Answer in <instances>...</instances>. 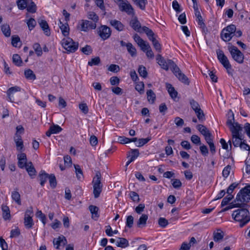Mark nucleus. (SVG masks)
Masks as SVG:
<instances>
[{
	"label": "nucleus",
	"instance_id": "338daca9",
	"mask_svg": "<svg viewBox=\"0 0 250 250\" xmlns=\"http://www.w3.org/2000/svg\"><path fill=\"white\" fill-rule=\"evenodd\" d=\"M231 167L229 165L226 166L222 171V175L225 178H227L229 174Z\"/></svg>",
	"mask_w": 250,
	"mask_h": 250
},
{
	"label": "nucleus",
	"instance_id": "052dcab7",
	"mask_svg": "<svg viewBox=\"0 0 250 250\" xmlns=\"http://www.w3.org/2000/svg\"><path fill=\"white\" fill-rule=\"evenodd\" d=\"M195 113L197 117V118L200 121L203 122L205 120V116L203 111L202 109L199 110V111H197Z\"/></svg>",
	"mask_w": 250,
	"mask_h": 250
},
{
	"label": "nucleus",
	"instance_id": "a19ab883",
	"mask_svg": "<svg viewBox=\"0 0 250 250\" xmlns=\"http://www.w3.org/2000/svg\"><path fill=\"white\" fill-rule=\"evenodd\" d=\"M1 31L5 37H8L11 35V31L9 25L3 24L1 26Z\"/></svg>",
	"mask_w": 250,
	"mask_h": 250
},
{
	"label": "nucleus",
	"instance_id": "4468645a",
	"mask_svg": "<svg viewBox=\"0 0 250 250\" xmlns=\"http://www.w3.org/2000/svg\"><path fill=\"white\" fill-rule=\"evenodd\" d=\"M129 25L135 31L140 33H143L142 27L136 17L131 20Z\"/></svg>",
	"mask_w": 250,
	"mask_h": 250
},
{
	"label": "nucleus",
	"instance_id": "2f4dec72",
	"mask_svg": "<svg viewBox=\"0 0 250 250\" xmlns=\"http://www.w3.org/2000/svg\"><path fill=\"white\" fill-rule=\"evenodd\" d=\"M224 237V232L220 229L213 233V240L215 242H219Z\"/></svg>",
	"mask_w": 250,
	"mask_h": 250
},
{
	"label": "nucleus",
	"instance_id": "09e8293b",
	"mask_svg": "<svg viewBox=\"0 0 250 250\" xmlns=\"http://www.w3.org/2000/svg\"><path fill=\"white\" fill-rule=\"evenodd\" d=\"M48 180L51 187L53 188H55L57 185V181L54 174H51L49 175Z\"/></svg>",
	"mask_w": 250,
	"mask_h": 250
},
{
	"label": "nucleus",
	"instance_id": "680f3d73",
	"mask_svg": "<svg viewBox=\"0 0 250 250\" xmlns=\"http://www.w3.org/2000/svg\"><path fill=\"white\" fill-rule=\"evenodd\" d=\"M196 18H197L198 24L200 26V27L205 32V30L206 29L207 30V28H206L205 23L204 22L203 19L202 18V16H199V17H197Z\"/></svg>",
	"mask_w": 250,
	"mask_h": 250
},
{
	"label": "nucleus",
	"instance_id": "864d4df0",
	"mask_svg": "<svg viewBox=\"0 0 250 250\" xmlns=\"http://www.w3.org/2000/svg\"><path fill=\"white\" fill-rule=\"evenodd\" d=\"M129 197L134 202H139L140 201L139 196L138 194L135 191H130L129 193Z\"/></svg>",
	"mask_w": 250,
	"mask_h": 250
},
{
	"label": "nucleus",
	"instance_id": "5fc2aeb1",
	"mask_svg": "<svg viewBox=\"0 0 250 250\" xmlns=\"http://www.w3.org/2000/svg\"><path fill=\"white\" fill-rule=\"evenodd\" d=\"M33 48L34 49L36 53L38 56H40L42 55V49L39 43H34L33 45Z\"/></svg>",
	"mask_w": 250,
	"mask_h": 250
},
{
	"label": "nucleus",
	"instance_id": "39448f33",
	"mask_svg": "<svg viewBox=\"0 0 250 250\" xmlns=\"http://www.w3.org/2000/svg\"><path fill=\"white\" fill-rule=\"evenodd\" d=\"M236 28L234 24L228 25L224 28L221 33V37L225 42L229 41L234 36Z\"/></svg>",
	"mask_w": 250,
	"mask_h": 250
},
{
	"label": "nucleus",
	"instance_id": "6e6d98bb",
	"mask_svg": "<svg viewBox=\"0 0 250 250\" xmlns=\"http://www.w3.org/2000/svg\"><path fill=\"white\" fill-rule=\"evenodd\" d=\"M233 198V196L232 195L228 194V195L225 198H224L222 200L221 202V206L224 207L227 205L228 204V203Z\"/></svg>",
	"mask_w": 250,
	"mask_h": 250
},
{
	"label": "nucleus",
	"instance_id": "0eeeda50",
	"mask_svg": "<svg viewBox=\"0 0 250 250\" xmlns=\"http://www.w3.org/2000/svg\"><path fill=\"white\" fill-rule=\"evenodd\" d=\"M233 59L239 63L244 62V54L235 46H231L229 48Z\"/></svg>",
	"mask_w": 250,
	"mask_h": 250
},
{
	"label": "nucleus",
	"instance_id": "20e7f679",
	"mask_svg": "<svg viewBox=\"0 0 250 250\" xmlns=\"http://www.w3.org/2000/svg\"><path fill=\"white\" fill-rule=\"evenodd\" d=\"M250 200V185L245 187L237 193L234 202L246 204Z\"/></svg>",
	"mask_w": 250,
	"mask_h": 250
},
{
	"label": "nucleus",
	"instance_id": "e433bc0d",
	"mask_svg": "<svg viewBox=\"0 0 250 250\" xmlns=\"http://www.w3.org/2000/svg\"><path fill=\"white\" fill-rule=\"evenodd\" d=\"M101 174L99 171H97L96 172L95 177L93 178L92 183L93 186L95 185H100L102 184L101 183Z\"/></svg>",
	"mask_w": 250,
	"mask_h": 250
},
{
	"label": "nucleus",
	"instance_id": "0e129e2a",
	"mask_svg": "<svg viewBox=\"0 0 250 250\" xmlns=\"http://www.w3.org/2000/svg\"><path fill=\"white\" fill-rule=\"evenodd\" d=\"M29 29L30 30H32L36 25V22L35 20L33 18H30L27 22Z\"/></svg>",
	"mask_w": 250,
	"mask_h": 250
},
{
	"label": "nucleus",
	"instance_id": "e2e57ef3",
	"mask_svg": "<svg viewBox=\"0 0 250 250\" xmlns=\"http://www.w3.org/2000/svg\"><path fill=\"white\" fill-rule=\"evenodd\" d=\"M134 222V218L132 215L128 216L126 218V226L129 228L132 227Z\"/></svg>",
	"mask_w": 250,
	"mask_h": 250
},
{
	"label": "nucleus",
	"instance_id": "9d476101",
	"mask_svg": "<svg viewBox=\"0 0 250 250\" xmlns=\"http://www.w3.org/2000/svg\"><path fill=\"white\" fill-rule=\"evenodd\" d=\"M111 34L110 28L106 25H101L98 29V34L103 40L108 39L110 37Z\"/></svg>",
	"mask_w": 250,
	"mask_h": 250
},
{
	"label": "nucleus",
	"instance_id": "de8ad7c7",
	"mask_svg": "<svg viewBox=\"0 0 250 250\" xmlns=\"http://www.w3.org/2000/svg\"><path fill=\"white\" fill-rule=\"evenodd\" d=\"M12 59L13 62L17 66L21 65L22 63L21 58L18 54H14Z\"/></svg>",
	"mask_w": 250,
	"mask_h": 250
},
{
	"label": "nucleus",
	"instance_id": "c9c22d12",
	"mask_svg": "<svg viewBox=\"0 0 250 250\" xmlns=\"http://www.w3.org/2000/svg\"><path fill=\"white\" fill-rule=\"evenodd\" d=\"M133 1L137 6L143 10L145 9L146 5L147 3V0H133Z\"/></svg>",
	"mask_w": 250,
	"mask_h": 250
},
{
	"label": "nucleus",
	"instance_id": "7c9ffc66",
	"mask_svg": "<svg viewBox=\"0 0 250 250\" xmlns=\"http://www.w3.org/2000/svg\"><path fill=\"white\" fill-rule=\"evenodd\" d=\"M93 194L94 197L95 198H97L99 197L100 193L102 190V184L100 185H95L93 186Z\"/></svg>",
	"mask_w": 250,
	"mask_h": 250
},
{
	"label": "nucleus",
	"instance_id": "4c0bfd02",
	"mask_svg": "<svg viewBox=\"0 0 250 250\" xmlns=\"http://www.w3.org/2000/svg\"><path fill=\"white\" fill-rule=\"evenodd\" d=\"M139 151L138 149H131V151L128 152L127 158H130L134 161L139 156Z\"/></svg>",
	"mask_w": 250,
	"mask_h": 250
},
{
	"label": "nucleus",
	"instance_id": "6e6552de",
	"mask_svg": "<svg viewBox=\"0 0 250 250\" xmlns=\"http://www.w3.org/2000/svg\"><path fill=\"white\" fill-rule=\"evenodd\" d=\"M217 58L220 63L227 69L229 74H230L229 70L231 69V66L229 61L226 56L224 54L223 51L220 49L216 50Z\"/></svg>",
	"mask_w": 250,
	"mask_h": 250
},
{
	"label": "nucleus",
	"instance_id": "a18cd8bd",
	"mask_svg": "<svg viewBox=\"0 0 250 250\" xmlns=\"http://www.w3.org/2000/svg\"><path fill=\"white\" fill-rule=\"evenodd\" d=\"M74 167L75 169V173L77 178L79 180H81L83 177V171L79 165H74Z\"/></svg>",
	"mask_w": 250,
	"mask_h": 250
},
{
	"label": "nucleus",
	"instance_id": "9b49d317",
	"mask_svg": "<svg viewBox=\"0 0 250 250\" xmlns=\"http://www.w3.org/2000/svg\"><path fill=\"white\" fill-rule=\"evenodd\" d=\"M133 39L144 52H146L150 48L149 43L144 41L137 34H135L133 36Z\"/></svg>",
	"mask_w": 250,
	"mask_h": 250
},
{
	"label": "nucleus",
	"instance_id": "ea45409f",
	"mask_svg": "<svg viewBox=\"0 0 250 250\" xmlns=\"http://www.w3.org/2000/svg\"><path fill=\"white\" fill-rule=\"evenodd\" d=\"M126 49L128 52L132 57H134L136 55V49L131 43H128Z\"/></svg>",
	"mask_w": 250,
	"mask_h": 250
},
{
	"label": "nucleus",
	"instance_id": "5701e85b",
	"mask_svg": "<svg viewBox=\"0 0 250 250\" xmlns=\"http://www.w3.org/2000/svg\"><path fill=\"white\" fill-rule=\"evenodd\" d=\"M59 26L62 35L65 37H67L69 34V27L68 24L67 23L63 24L62 21H60Z\"/></svg>",
	"mask_w": 250,
	"mask_h": 250
},
{
	"label": "nucleus",
	"instance_id": "774afa93",
	"mask_svg": "<svg viewBox=\"0 0 250 250\" xmlns=\"http://www.w3.org/2000/svg\"><path fill=\"white\" fill-rule=\"evenodd\" d=\"M244 130H245V133H246L247 136L250 139V124L249 123H246L244 125Z\"/></svg>",
	"mask_w": 250,
	"mask_h": 250
},
{
	"label": "nucleus",
	"instance_id": "3c124183",
	"mask_svg": "<svg viewBox=\"0 0 250 250\" xmlns=\"http://www.w3.org/2000/svg\"><path fill=\"white\" fill-rule=\"evenodd\" d=\"M238 183H232L227 188V193L228 194L232 195L231 193L233 192L234 189L239 185Z\"/></svg>",
	"mask_w": 250,
	"mask_h": 250
},
{
	"label": "nucleus",
	"instance_id": "13d9d810",
	"mask_svg": "<svg viewBox=\"0 0 250 250\" xmlns=\"http://www.w3.org/2000/svg\"><path fill=\"white\" fill-rule=\"evenodd\" d=\"M158 224L161 227L165 228L168 224V222L166 218L160 217L158 220Z\"/></svg>",
	"mask_w": 250,
	"mask_h": 250
},
{
	"label": "nucleus",
	"instance_id": "f257e3e1",
	"mask_svg": "<svg viewBox=\"0 0 250 250\" xmlns=\"http://www.w3.org/2000/svg\"><path fill=\"white\" fill-rule=\"evenodd\" d=\"M156 61L163 69L167 70L169 68L175 76L182 83L187 85L189 84L188 78L182 72L180 68L171 60H167L166 61L161 55L158 54L156 56Z\"/></svg>",
	"mask_w": 250,
	"mask_h": 250
},
{
	"label": "nucleus",
	"instance_id": "8fccbe9b",
	"mask_svg": "<svg viewBox=\"0 0 250 250\" xmlns=\"http://www.w3.org/2000/svg\"><path fill=\"white\" fill-rule=\"evenodd\" d=\"M62 130V128L59 125H53L50 126L49 128V131L52 133H57L61 132Z\"/></svg>",
	"mask_w": 250,
	"mask_h": 250
},
{
	"label": "nucleus",
	"instance_id": "49530a36",
	"mask_svg": "<svg viewBox=\"0 0 250 250\" xmlns=\"http://www.w3.org/2000/svg\"><path fill=\"white\" fill-rule=\"evenodd\" d=\"M138 73L139 75L143 77V78H146L147 76V72L146 71V67L143 65H140L139 67L138 70Z\"/></svg>",
	"mask_w": 250,
	"mask_h": 250
},
{
	"label": "nucleus",
	"instance_id": "c756f323",
	"mask_svg": "<svg viewBox=\"0 0 250 250\" xmlns=\"http://www.w3.org/2000/svg\"><path fill=\"white\" fill-rule=\"evenodd\" d=\"M166 87L172 99L176 98L178 94L177 92L175 90L172 85L169 83H167Z\"/></svg>",
	"mask_w": 250,
	"mask_h": 250
},
{
	"label": "nucleus",
	"instance_id": "b1692460",
	"mask_svg": "<svg viewBox=\"0 0 250 250\" xmlns=\"http://www.w3.org/2000/svg\"><path fill=\"white\" fill-rule=\"evenodd\" d=\"M2 217L4 220H9L11 217L10 211L8 206L2 205Z\"/></svg>",
	"mask_w": 250,
	"mask_h": 250
},
{
	"label": "nucleus",
	"instance_id": "c03bdc74",
	"mask_svg": "<svg viewBox=\"0 0 250 250\" xmlns=\"http://www.w3.org/2000/svg\"><path fill=\"white\" fill-rule=\"evenodd\" d=\"M36 215L37 217L39 218L41 220L43 225L45 226L46 223V217L45 215L42 213V211L38 210L36 212Z\"/></svg>",
	"mask_w": 250,
	"mask_h": 250
},
{
	"label": "nucleus",
	"instance_id": "2eb2a0df",
	"mask_svg": "<svg viewBox=\"0 0 250 250\" xmlns=\"http://www.w3.org/2000/svg\"><path fill=\"white\" fill-rule=\"evenodd\" d=\"M110 24L118 31H122L125 29L124 25L119 21L111 20L109 21Z\"/></svg>",
	"mask_w": 250,
	"mask_h": 250
},
{
	"label": "nucleus",
	"instance_id": "393cba45",
	"mask_svg": "<svg viewBox=\"0 0 250 250\" xmlns=\"http://www.w3.org/2000/svg\"><path fill=\"white\" fill-rule=\"evenodd\" d=\"M25 168L30 177L33 178V176L35 175L36 170L33 166L32 162H30L28 163Z\"/></svg>",
	"mask_w": 250,
	"mask_h": 250
},
{
	"label": "nucleus",
	"instance_id": "603ef678",
	"mask_svg": "<svg viewBox=\"0 0 250 250\" xmlns=\"http://www.w3.org/2000/svg\"><path fill=\"white\" fill-rule=\"evenodd\" d=\"M82 52L86 55H90L92 52L91 47L89 45H86L84 47L81 49Z\"/></svg>",
	"mask_w": 250,
	"mask_h": 250
},
{
	"label": "nucleus",
	"instance_id": "aec40b11",
	"mask_svg": "<svg viewBox=\"0 0 250 250\" xmlns=\"http://www.w3.org/2000/svg\"><path fill=\"white\" fill-rule=\"evenodd\" d=\"M148 215L146 214H143L136 223L137 226L139 228H143L146 226V222L148 219Z\"/></svg>",
	"mask_w": 250,
	"mask_h": 250
},
{
	"label": "nucleus",
	"instance_id": "4d7b16f0",
	"mask_svg": "<svg viewBox=\"0 0 250 250\" xmlns=\"http://www.w3.org/2000/svg\"><path fill=\"white\" fill-rule=\"evenodd\" d=\"M21 40L20 37L17 35L12 37V44L13 46L17 47L18 46L19 43H20Z\"/></svg>",
	"mask_w": 250,
	"mask_h": 250
},
{
	"label": "nucleus",
	"instance_id": "f03ea898",
	"mask_svg": "<svg viewBox=\"0 0 250 250\" xmlns=\"http://www.w3.org/2000/svg\"><path fill=\"white\" fill-rule=\"evenodd\" d=\"M228 115V119L227 121V125L231 133L232 138L235 139L236 140L244 141V126L237 122H234V114L231 110L229 111Z\"/></svg>",
	"mask_w": 250,
	"mask_h": 250
},
{
	"label": "nucleus",
	"instance_id": "1a4fd4ad",
	"mask_svg": "<svg viewBox=\"0 0 250 250\" xmlns=\"http://www.w3.org/2000/svg\"><path fill=\"white\" fill-rule=\"evenodd\" d=\"M78 26L81 31L86 32L90 29H95L96 24L87 20H82L79 21Z\"/></svg>",
	"mask_w": 250,
	"mask_h": 250
},
{
	"label": "nucleus",
	"instance_id": "cd10ccee",
	"mask_svg": "<svg viewBox=\"0 0 250 250\" xmlns=\"http://www.w3.org/2000/svg\"><path fill=\"white\" fill-rule=\"evenodd\" d=\"M12 199L19 205H21V195L17 190H14L11 193Z\"/></svg>",
	"mask_w": 250,
	"mask_h": 250
},
{
	"label": "nucleus",
	"instance_id": "72a5a7b5",
	"mask_svg": "<svg viewBox=\"0 0 250 250\" xmlns=\"http://www.w3.org/2000/svg\"><path fill=\"white\" fill-rule=\"evenodd\" d=\"M24 75L27 80H35L36 79L35 74L34 73L33 71L30 69H26L24 71Z\"/></svg>",
	"mask_w": 250,
	"mask_h": 250
},
{
	"label": "nucleus",
	"instance_id": "4be33fe9",
	"mask_svg": "<svg viewBox=\"0 0 250 250\" xmlns=\"http://www.w3.org/2000/svg\"><path fill=\"white\" fill-rule=\"evenodd\" d=\"M49 175L44 171L41 170L39 174L38 178L40 181V185L43 187L48 179Z\"/></svg>",
	"mask_w": 250,
	"mask_h": 250
},
{
	"label": "nucleus",
	"instance_id": "ddd939ff",
	"mask_svg": "<svg viewBox=\"0 0 250 250\" xmlns=\"http://www.w3.org/2000/svg\"><path fill=\"white\" fill-rule=\"evenodd\" d=\"M197 129L204 135L206 141L213 140V139L212 137L211 134L206 126L202 125H197Z\"/></svg>",
	"mask_w": 250,
	"mask_h": 250
},
{
	"label": "nucleus",
	"instance_id": "6ab92c4d",
	"mask_svg": "<svg viewBox=\"0 0 250 250\" xmlns=\"http://www.w3.org/2000/svg\"><path fill=\"white\" fill-rule=\"evenodd\" d=\"M248 207L249 206L247 205V204L240 203L239 202H235L234 201L233 202L231 203L228 206L224 208L223 209V211H226L234 208H244Z\"/></svg>",
	"mask_w": 250,
	"mask_h": 250
},
{
	"label": "nucleus",
	"instance_id": "412c9836",
	"mask_svg": "<svg viewBox=\"0 0 250 250\" xmlns=\"http://www.w3.org/2000/svg\"><path fill=\"white\" fill-rule=\"evenodd\" d=\"M21 88L18 86H15L9 88L7 91L8 100L11 102H13L12 95L14 93L21 91Z\"/></svg>",
	"mask_w": 250,
	"mask_h": 250
},
{
	"label": "nucleus",
	"instance_id": "bf43d9fd",
	"mask_svg": "<svg viewBox=\"0 0 250 250\" xmlns=\"http://www.w3.org/2000/svg\"><path fill=\"white\" fill-rule=\"evenodd\" d=\"M101 60L99 57H96L88 62V64L90 66L98 65L100 63Z\"/></svg>",
	"mask_w": 250,
	"mask_h": 250
},
{
	"label": "nucleus",
	"instance_id": "f704fd0d",
	"mask_svg": "<svg viewBox=\"0 0 250 250\" xmlns=\"http://www.w3.org/2000/svg\"><path fill=\"white\" fill-rule=\"evenodd\" d=\"M233 145L235 146H239L241 149L243 150H248L249 151H250V146L247 144L245 143V142H232Z\"/></svg>",
	"mask_w": 250,
	"mask_h": 250
},
{
	"label": "nucleus",
	"instance_id": "37998d69",
	"mask_svg": "<svg viewBox=\"0 0 250 250\" xmlns=\"http://www.w3.org/2000/svg\"><path fill=\"white\" fill-rule=\"evenodd\" d=\"M28 0H18L17 1V5L20 9L22 10L27 7Z\"/></svg>",
	"mask_w": 250,
	"mask_h": 250
},
{
	"label": "nucleus",
	"instance_id": "dca6fc26",
	"mask_svg": "<svg viewBox=\"0 0 250 250\" xmlns=\"http://www.w3.org/2000/svg\"><path fill=\"white\" fill-rule=\"evenodd\" d=\"M53 244L54 246L56 245L55 247L56 249H59V247L61 246V244L64 246L67 244V240L64 236L61 235L58 238L54 239Z\"/></svg>",
	"mask_w": 250,
	"mask_h": 250
},
{
	"label": "nucleus",
	"instance_id": "423d86ee",
	"mask_svg": "<svg viewBox=\"0 0 250 250\" xmlns=\"http://www.w3.org/2000/svg\"><path fill=\"white\" fill-rule=\"evenodd\" d=\"M61 43L63 47L69 52H74L78 48V42H74L68 37L63 39Z\"/></svg>",
	"mask_w": 250,
	"mask_h": 250
},
{
	"label": "nucleus",
	"instance_id": "bb28decb",
	"mask_svg": "<svg viewBox=\"0 0 250 250\" xmlns=\"http://www.w3.org/2000/svg\"><path fill=\"white\" fill-rule=\"evenodd\" d=\"M89 209L92 214V218L97 220L99 216L98 214L99 208L96 206L90 205L89 207Z\"/></svg>",
	"mask_w": 250,
	"mask_h": 250
},
{
	"label": "nucleus",
	"instance_id": "f3484780",
	"mask_svg": "<svg viewBox=\"0 0 250 250\" xmlns=\"http://www.w3.org/2000/svg\"><path fill=\"white\" fill-rule=\"evenodd\" d=\"M39 23L42 30L43 31L44 33L47 36H49L50 35L51 33L49 25L47 21L45 20H42L39 21Z\"/></svg>",
	"mask_w": 250,
	"mask_h": 250
},
{
	"label": "nucleus",
	"instance_id": "69168bd1",
	"mask_svg": "<svg viewBox=\"0 0 250 250\" xmlns=\"http://www.w3.org/2000/svg\"><path fill=\"white\" fill-rule=\"evenodd\" d=\"M155 49L158 52H160L161 50V45L159 42L155 38L151 41Z\"/></svg>",
	"mask_w": 250,
	"mask_h": 250
},
{
	"label": "nucleus",
	"instance_id": "79ce46f5",
	"mask_svg": "<svg viewBox=\"0 0 250 250\" xmlns=\"http://www.w3.org/2000/svg\"><path fill=\"white\" fill-rule=\"evenodd\" d=\"M87 18L89 19L92 20V22H95L96 24V22H97L99 20L98 16L95 12L92 11L88 13Z\"/></svg>",
	"mask_w": 250,
	"mask_h": 250
},
{
	"label": "nucleus",
	"instance_id": "a211bd4d",
	"mask_svg": "<svg viewBox=\"0 0 250 250\" xmlns=\"http://www.w3.org/2000/svg\"><path fill=\"white\" fill-rule=\"evenodd\" d=\"M248 207L249 206L247 205V204L240 203L239 202H235L234 201L233 202L231 203L228 206L224 208L223 209V211H226L234 208H244Z\"/></svg>",
	"mask_w": 250,
	"mask_h": 250
},
{
	"label": "nucleus",
	"instance_id": "f8f14e48",
	"mask_svg": "<svg viewBox=\"0 0 250 250\" xmlns=\"http://www.w3.org/2000/svg\"><path fill=\"white\" fill-rule=\"evenodd\" d=\"M120 10L126 13L128 15H134V9L127 1H122L119 5Z\"/></svg>",
	"mask_w": 250,
	"mask_h": 250
},
{
	"label": "nucleus",
	"instance_id": "a878e982",
	"mask_svg": "<svg viewBox=\"0 0 250 250\" xmlns=\"http://www.w3.org/2000/svg\"><path fill=\"white\" fill-rule=\"evenodd\" d=\"M142 31H143V33L145 32L146 34L148 39L150 41H151L153 39L155 38L154 37V33H153L152 30L151 29L148 28L147 27L145 26H143L142 27Z\"/></svg>",
	"mask_w": 250,
	"mask_h": 250
},
{
	"label": "nucleus",
	"instance_id": "473e14b6",
	"mask_svg": "<svg viewBox=\"0 0 250 250\" xmlns=\"http://www.w3.org/2000/svg\"><path fill=\"white\" fill-rule=\"evenodd\" d=\"M24 224L26 229H31L34 224L32 217H24Z\"/></svg>",
	"mask_w": 250,
	"mask_h": 250
},
{
	"label": "nucleus",
	"instance_id": "c85d7f7f",
	"mask_svg": "<svg viewBox=\"0 0 250 250\" xmlns=\"http://www.w3.org/2000/svg\"><path fill=\"white\" fill-rule=\"evenodd\" d=\"M116 245L119 247L125 248L129 246V243L126 239L119 237L118 238Z\"/></svg>",
	"mask_w": 250,
	"mask_h": 250
},
{
	"label": "nucleus",
	"instance_id": "7ed1b4c3",
	"mask_svg": "<svg viewBox=\"0 0 250 250\" xmlns=\"http://www.w3.org/2000/svg\"><path fill=\"white\" fill-rule=\"evenodd\" d=\"M248 207L240 208L235 210L232 214L234 219L240 222L241 228L244 226L250 221V215Z\"/></svg>",
	"mask_w": 250,
	"mask_h": 250
},
{
	"label": "nucleus",
	"instance_id": "58836bf2",
	"mask_svg": "<svg viewBox=\"0 0 250 250\" xmlns=\"http://www.w3.org/2000/svg\"><path fill=\"white\" fill-rule=\"evenodd\" d=\"M146 95L148 102L152 104L154 103L156 99V96L153 91L151 89L148 90L146 92Z\"/></svg>",
	"mask_w": 250,
	"mask_h": 250
}]
</instances>
